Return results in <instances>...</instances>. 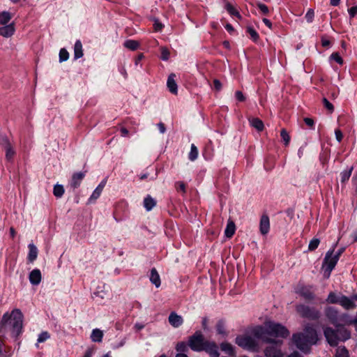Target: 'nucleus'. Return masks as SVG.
Segmentation results:
<instances>
[{
	"instance_id": "22",
	"label": "nucleus",
	"mask_w": 357,
	"mask_h": 357,
	"mask_svg": "<svg viewBox=\"0 0 357 357\" xmlns=\"http://www.w3.org/2000/svg\"><path fill=\"white\" fill-rule=\"evenodd\" d=\"M149 280L152 284H155L156 287H159L160 286V278L155 268H151Z\"/></svg>"
},
{
	"instance_id": "33",
	"label": "nucleus",
	"mask_w": 357,
	"mask_h": 357,
	"mask_svg": "<svg viewBox=\"0 0 357 357\" xmlns=\"http://www.w3.org/2000/svg\"><path fill=\"white\" fill-rule=\"evenodd\" d=\"M10 348L4 345V340L0 337V357H9Z\"/></svg>"
},
{
	"instance_id": "40",
	"label": "nucleus",
	"mask_w": 357,
	"mask_h": 357,
	"mask_svg": "<svg viewBox=\"0 0 357 357\" xmlns=\"http://www.w3.org/2000/svg\"><path fill=\"white\" fill-rule=\"evenodd\" d=\"M188 342H178L176 346V350L179 352L178 354H185L188 351Z\"/></svg>"
},
{
	"instance_id": "29",
	"label": "nucleus",
	"mask_w": 357,
	"mask_h": 357,
	"mask_svg": "<svg viewBox=\"0 0 357 357\" xmlns=\"http://www.w3.org/2000/svg\"><path fill=\"white\" fill-rule=\"evenodd\" d=\"M139 45L140 44L137 40L131 39L126 40L123 43V46L126 48L132 51L137 50L139 48Z\"/></svg>"
},
{
	"instance_id": "1",
	"label": "nucleus",
	"mask_w": 357,
	"mask_h": 357,
	"mask_svg": "<svg viewBox=\"0 0 357 357\" xmlns=\"http://www.w3.org/2000/svg\"><path fill=\"white\" fill-rule=\"evenodd\" d=\"M252 334L263 342L281 346L282 340L276 338H287L290 333L282 324L269 321L265 322L264 326H255Z\"/></svg>"
},
{
	"instance_id": "48",
	"label": "nucleus",
	"mask_w": 357,
	"mask_h": 357,
	"mask_svg": "<svg viewBox=\"0 0 357 357\" xmlns=\"http://www.w3.org/2000/svg\"><path fill=\"white\" fill-rule=\"evenodd\" d=\"M257 7L260 10L263 15H267L269 13V8L266 4L258 2L257 3Z\"/></svg>"
},
{
	"instance_id": "14",
	"label": "nucleus",
	"mask_w": 357,
	"mask_h": 357,
	"mask_svg": "<svg viewBox=\"0 0 357 357\" xmlns=\"http://www.w3.org/2000/svg\"><path fill=\"white\" fill-rule=\"evenodd\" d=\"M338 322L344 324V326L346 325L351 326L354 325L355 327V330H356L357 326V317L354 319H352L350 315L347 313H340V318L338 319Z\"/></svg>"
},
{
	"instance_id": "54",
	"label": "nucleus",
	"mask_w": 357,
	"mask_h": 357,
	"mask_svg": "<svg viewBox=\"0 0 357 357\" xmlns=\"http://www.w3.org/2000/svg\"><path fill=\"white\" fill-rule=\"evenodd\" d=\"M213 88L215 91H220L222 89V83L220 82V81L219 79H214L213 81Z\"/></svg>"
},
{
	"instance_id": "11",
	"label": "nucleus",
	"mask_w": 357,
	"mask_h": 357,
	"mask_svg": "<svg viewBox=\"0 0 357 357\" xmlns=\"http://www.w3.org/2000/svg\"><path fill=\"white\" fill-rule=\"evenodd\" d=\"M339 305L347 310H354L356 308V304L354 302L351 296V297H348L345 295H342Z\"/></svg>"
},
{
	"instance_id": "56",
	"label": "nucleus",
	"mask_w": 357,
	"mask_h": 357,
	"mask_svg": "<svg viewBox=\"0 0 357 357\" xmlns=\"http://www.w3.org/2000/svg\"><path fill=\"white\" fill-rule=\"evenodd\" d=\"M350 18H354L357 15V6H352L348 9Z\"/></svg>"
},
{
	"instance_id": "15",
	"label": "nucleus",
	"mask_w": 357,
	"mask_h": 357,
	"mask_svg": "<svg viewBox=\"0 0 357 357\" xmlns=\"http://www.w3.org/2000/svg\"><path fill=\"white\" fill-rule=\"evenodd\" d=\"M312 286H302L299 288L298 293L307 301L314 299V294L312 291Z\"/></svg>"
},
{
	"instance_id": "25",
	"label": "nucleus",
	"mask_w": 357,
	"mask_h": 357,
	"mask_svg": "<svg viewBox=\"0 0 357 357\" xmlns=\"http://www.w3.org/2000/svg\"><path fill=\"white\" fill-rule=\"evenodd\" d=\"M342 295L341 293L337 294L334 291H331L326 299V302L329 304H339Z\"/></svg>"
},
{
	"instance_id": "7",
	"label": "nucleus",
	"mask_w": 357,
	"mask_h": 357,
	"mask_svg": "<svg viewBox=\"0 0 357 357\" xmlns=\"http://www.w3.org/2000/svg\"><path fill=\"white\" fill-rule=\"evenodd\" d=\"M296 312L303 318L316 321L320 318V312L313 307H310L304 304H300L296 306Z\"/></svg>"
},
{
	"instance_id": "32",
	"label": "nucleus",
	"mask_w": 357,
	"mask_h": 357,
	"mask_svg": "<svg viewBox=\"0 0 357 357\" xmlns=\"http://www.w3.org/2000/svg\"><path fill=\"white\" fill-rule=\"evenodd\" d=\"M251 126L257 131H262L264 128L263 121L259 118H252L250 121Z\"/></svg>"
},
{
	"instance_id": "27",
	"label": "nucleus",
	"mask_w": 357,
	"mask_h": 357,
	"mask_svg": "<svg viewBox=\"0 0 357 357\" xmlns=\"http://www.w3.org/2000/svg\"><path fill=\"white\" fill-rule=\"evenodd\" d=\"M225 8L229 13V15L231 16L236 17L239 19L241 18V15L240 13L229 1H227L225 3Z\"/></svg>"
},
{
	"instance_id": "44",
	"label": "nucleus",
	"mask_w": 357,
	"mask_h": 357,
	"mask_svg": "<svg viewBox=\"0 0 357 357\" xmlns=\"http://www.w3.org/2000/svg\"><path fill=\"white\" fill-rule=\"evenodd\" d=\"M320 240L318 238H313L309 243L308 250L310 252L314 251L319 246Z\"/></svg>"
},
{
	"instance_id": "53",
	"label": "nucleus",
	"mask_w": 357,
	"mask_h": 357,
	"mask_svg": "<svg viewBox=\"0 0 357 357\" xmlns=\"http://www.w3.org/2000/svg\"><path fill=\"white\" fill-rule=\"evenodd\" d=\"M314 13L312 9H309L305 14V19L307 22H312L314 20Z\"/></svg>"
},
{
	"instance_id": "12",
	"label": "nucleus",
	"mask_w": 357,
	"mask_h": 357,
	"mask_svg": "<svg viewBox=\"0 0 357 357\" xmlns=\"http://www.w3.org/2000/svg\"><path fill=\"white\" fill-rule=\"evenodd\" d=\"M86 173L82 172H75L73 174L71 180L70 181V185L73 189L78 188L82 180L85 177Z\"/></svg>"
},
{
	"instance_id": "50",
	"label": "nucleus",
	"mask_w": 357,
	"mask_h": 357,
	"mask_svg": "<svg viewBox=\"0 0 357 357\" xmlns=\"http://www.w3.org/2000/svg\"><path fill=\"white\" fill-rule=\"evenodd\" d=\"M169 51L166 47H162L160 52V59L163 61H167L169 58Z\"/></svg>"
},
{
	"instance_id": "9",
	"label": "nucleus",
	"mask_w": 357,
	"mask_h": 357,
	"mask_svg": "<svg viewBox=\"0 0 357 357\" xmlns=\"http://www.w3.org/2000/svg\"><path fill=\"white\" fill-rule=\"evenodd\" d=\"M324 313L326 317L331 324L334 326L339 324L338 319L340 318V313L336 307L332 306L326 307Z\"/></svg>"
},
{
	"instance_id": "39",
	"label": "nucleus",
	"mask_w": 357,
	"mask_h": 357,
	"mask_svg": "<svg viewBox=\"0 0 357 357\" xmlns=\"http://www.w3.org/2000/svg\"><path fill=\"white\" fill-rule=\"evenodd\" d=\"M246 32L250 35V39L254 42H257L259 39V35L257 31L252 26H248Z\"/></svg>"
},
{
	"instance_id": "42",
	"label": "nucleus",
	"mask_w": 357,
	"mask_h": 357,
	"mask_svg": "<svg viewBox=\"0 0 357 357\" xmlns=\"http://www.w3.org/2000/svg\"><path fill=\"white\" fill-rule=\"evenodd\" d=\"M335 357H350L348 349L344 347L336 349Z\"/></svg>"
},
{
	"instance_id": "23",
	"label": "nucleus",
	"mask_w": 357,
	"mask_h": 357,
	"mask_svg": "<svg viewBox=\"0 0 357 357\" xmlns=\"http://www.w3.org/2000/svg\"><path fill=\"white\" fill-rule=\"evenodd\" d=\"M29 254L27 259L29 262H33L38 257V249L35 245L30 243L28 245Z\"/></svg>"
},
{
	"instance_id": "60",
	"label": "nucleus",
	"mask_w": 357,
	"mask_h": 357,
	"mask_svg": "<svg viewBox=\"0 0 357 357\" xmlns=\"http://www.w3.org/2000/svg\"><path fill=\"white\" fill-rule=\"evenodd\" d=\"M344 251H345L344 247L340 248V249H338L337 250V252L335 253L334 252V257H337V259L339 260L341 255L344 253Z\"/></svg>"
},
{
	"instance_id": "64",
	"label": "nucleus",
	"mask_w": 357,
	"mask_h": 357,
	"mask_svg": "<svg viewBox=\"0 0 357 357\" xmlns=\"http://www.w3.org/2000/svg\"><path fill=\"white\" fill-rule=\"evenodd\" d=\"M93 354V350L91 348H89L84 353V355L83 357H92V355Z\"/></svg>"
},
{
	"instance_id": "3",
	"label": "nucleus",
	"mask_w": 357,
	"mask_h": 357,
	"mask_svg": "<svg viewBox=\"0 0 357 357\" xmlns=\"http://www.w3.org/2000/svg\"><path fill=\"white\" fill-rule=\"evenodd\" d=\"M292 340L299 350L307 354L310 351L311 347L317 344L319 337L317 330L307 324L303 332L293 334Z\"/></svg>"
},
{
	"instance_id": "63",
	"label": "nucleus",
	"mask_w": 357,
	"mask_h": 357,
	"mask_svg": "<svg viewBox=\"0 0 357 357\" xmlns=\"http://www.w3.org/2000/svg\"><path fill=\"white\" fill-rule=\"evenodd\" d=\"M157 126H158L160 133L163 134L166 132V127L163 123L160 122L159 123L157 124Z\"/></svg>"
},
{
	"instance_id": "10",
	"label": "nucleus",
	"mask_w": 357,
	"mask_h": 357,
	"mask_svg": "<svg viewBox=\"0 0 357 357\" xmlns=\"http://www.w3.org/2000/svg\"><path fill=\"white\" fill-rule=\"evenodd\" d=\"M271 344L265 349V356L266 357H283V354L280 349L281 346Z\"/></svg>"
},
{
	"instance_id": "28",
	"label": "nucleus",
	"mask_w": 357,
	"mask_h": 357,
	"mask_svg": "<svg viewBox=\"0 0 357 357\" xmlns=\"http://www.w3.org/2000/svg\"><path fill=\"white\" fill-rule=\"evenodd\" d=\"M216 332L219 335H222L223 336H227V333L225 329V321L223 319H220L218 321L215 326Z\"/></svg>"
},
{
	"instance_id": "47",
	"label": "nucleus",
	"mask_w": 357,
	"mask_h": 357,
	"mask_svg": "<svg viewBox=\"0 0 357 357\" xmlns=\"http://www.w3.org/2000/svg\"><path fill=\"white\" fill-rule=\"evenodd\" d=\"M69 58V53L65 48L61 49L59 52V61L63 62L68 59Z\"/></svg>"
},
{
	"instance_id": "19",
	"label": "nucleus",
	"mask_w": 357,
	"mask_h": 357,
	"mask_svg": "<svg viewBox=\"0 0 357 357\" xmlns=\"http://www.w3.org/2000/svg\"><path fill=\"white\" fill-rule=\"evenodd\" d=\"M30 283L33 285H38L40 283L42 275L38 268H35L31 271L29 277Z\"/></svg>"
},
{
	"instance_id": "30",
	"label": "nucleus",
	"mask_w": 357,
	"mask_h": 357,
	"mask_svg": "<svg viewBox=\"0 0 357 357\" xmlns=\"http://www.w3.org/2000/svg\"><path fill=\"white\" fill-rule=\"evenodd\" d=\"M103 333L100 329L96 328L92 331L91 338L93 342H102Z\"/></svg>"
},
{
	"instance_id": "58",
	"label": "nucleus",
	"mask_w": 357,
	"mask_h": 357,
	"mask_svg": "<svg viewBox=\"0 0 357 357\" xmlns=\"http://www.w3.org/2000/svg\"><path fill=\"white\" fill-rule=\"evenodd\" d=\"M335 138L338 142H341L343 139V134L340 129H335Z\"/></svg>"
},
{
	"instance_id": "36",
	"label": "nucleus",
	"mask_w": 357,
	"mask_h": 357,
	"mask_svg": "<svg viewBox=\"0 0 357 357\" xmlns=\"http://www.w3.org/2000/svg\"><path fill=\"white\" fill-rule=\"evenodd\" d=\"M12 15L8 11H3L0 13V24L6 25L11 20Z\"/></svg>"
},
{
	"instance_id": "26",
	"label": "nucleus",
	"mask_w": 357,
	"mask_h": 357,
	"mask_svg": "<svg viewBox=\"0 0 357 357\" xmlns=\"http://www.w3.org/2000/svg\"><path fill=\"white\" fill-rule=\"evenodd\" d=\"M220 349L227 354L234 356H235V350L234 347L229 342H225L220 344Z\"/></svg>"
},
{
	"instance_id": "49",
	"label": "nucleus",
	"mask_w": 357,
	"mask_h": 357,
	"mask_svg": "<svg viewBox=\"0 0 357 357\" xmlns=\"http://www.w3.org/2000/svg\"><path fill=\"white\" fill-rule=\"evenodd\" d=\"M322 102L325 108L328 109L330 113H333L334 111L333 105L331 102H330L326 98H324Z\"/></svg>"
},
{
	"instance_id": "37",
	"label": "nucleus",
	"mask_w": 357,
	"mask_h": 357,
	"mask_svg": "<svg viewBox=\"0 0 357 357\" xmlns=\"http://www.w3.org/2000/svg\"><path fill=\"white\" fill-rule=\"evenodd\" d=\"M198 153L197 147L194 144H192L190 146V151L188 154V159L190 161H195L198 157Z\"/></svg>"
},
{
	"instance_id": "38",
	"label": "nucleus",
	"mask_w": 357,
	"mask_h": 357,
	"mask_svg": "<svg viewBox=\"0 0 357 357\" xmlns=\"http://www.w3.org/2000/svg\"><path fill=\"white\" fill-rule=\"evenodd\" d=\"M5 150H6V158L8 160H10L13 158L15 152L13 150L11 144L10 142H7V146H5Z\"/></svg>"
},
{
	"instance_id": "57",
	"label": "nucleus",
	"mask_w": 357,
	"mask_h": 357,
	"mask_svg": "<svg viewBox=\"0 0 357 357\" xmlns=\"http://www.w3.org/2000/svg\"><path fill=\"white\" fill-rule=\"evenodd\" d=\"M321 45L324 47H326V48L329 47L331 45V41L328 38H326L325 36L321 37Z\"/></svg>"
},
{
	"instance_id": "31",
	"label": "nucleus",
	"mask_w": 357,
	"mask_h": 357,
	"mask_svg": "<svg viewBox=\"0 0 357 357\" xmlns=\"http://www.w3.org/2000/svg\"><path fill=\"white\" fill-rule=\"evenodd\" d=\"M156 205V202L150 196L147 195L144 199V206L148 211H151Z\"/></svg>"
},
{
	"instance_id": "62",
	"label": "nucleus",
	"mask_w": 357,
	"mask_h": 357,
	"mask_svg": "<svg viewBox=\"0 0 357 357\" xmlns=\"http://www.w3.org/2000/svg\"><path fill=\"white\" fill-rule=\"evenodd\" d=\"M144 58V54L143 53H139L137 57L135 59V64L137 66L139 62Z\"/></svg>"
},
{
	"instance_id": "21",
	"label": "nucleus",
	"mask_w": 357,
	"mask_h": 357,
	"mask_svg": "<svg viewBox=\"0 0 357 357\" xmlns=\"http://www.w3.org/2000/svg\"><path fill=\"white\" fill-rule=\"evenodd\" d=\"M15 33V26L14 24L11 23L10 24H6L2 27H0V35L3 37H10Z\"/></svg>"
},
{
	"instance_id": "45",
	"label": "nucleus",
	"mask_w": 357,
	"mask_h": 357,
	"mask_svg": "<svg viewBox=\"0 0 357 357\" xmlns=\"http://www.w3.org/2000/svg\"><path fill=\"white\" fill-rule=\"evenodd\" d=\"M280 137L286 146L289 144L290 137L285 129L283 128L281 130Z\"/></svg>"
},
{
	"instance_id": "18",
	"label": "nucleus",
	"mask_w": 357,
	"mask_h": 357,
	"mask_svg": "<svg viewBox=\"0 0 357 357\" xmlns=\"http://www.w3.org/2000/svg\"><path fill=\"white\" fill-rule=\"evenodd\" d=\"M168 320L169 323L174 328H178L183 323L182 317L174 312L170 313Z\"/></svg>"
},
{
	"instance_id": "8",
	"label": "nucleus",
	"mask_w": 357,
	"mask_h": 357,
	"mask_svg": "<svg viewBox=\"0 0 357 357\" xmlns=\"http://www.w3.org/2000/svg\"><path fill=\"white\" fill-rule=\"evenodd\" d=\"M235 342L238 346L244 349L251 351H256L258 349L257 342L248 335H237Z\"/></svg>"
},
{
	"instance_id": "52",
	"label": "nucleus",
	"mask_w": 357,
	"mask_h": 357,
	"mask_svg": "<svg viewBox=\"0 0 357 357\" xmlns=\"http://www.w3.org/2000/svg\"><path fill=\"white\" fill-rule=\"evenodd\" d=\"M153 28L155 31H161L164 27V25L160 22L158 19H154Z\"/></svg>"
},
{
	"instance_id": "17",
	"label": "nucleus",
	"mask_w": 357,
	"mask_h": 357,
	"mask_svg": "<svg viewBox=\"0 0 357 357\" xmlns=\"http://www.w3.org/2000/svg\"><path fill=\"white\" fill-rule=\"evenodd\" d=\"M107 181L105 179L102 180L98 185L96 188V189L92 192V195L90 196V197L88 199L89 203H93L95 202L96 199H98L102 190L106 185Z\"/></svg>"
},
{
	"instance_id": "5",
	"label": "nucleus",
	"mask_w": 357,
	"mask_h": 357,
	"mask_svg": "<svg viewBox=\"0 0 357 357\" xmlns=\"http://www.w3.org/2000/svg\"><path fill=\"white\" fill-rule=\"evenodd\" d=\"M336 246L337 243L334 244L333 247L326 252L322 262L321 269L324 271V277L326 279L330 278L331 272L339 261L337 257H334V251Z\"/></svg>"
},
{
	"instance_id": "4",
	"label": "nucleus",
	"mask_w": 357,
	"mask_h": 357,
	"mask_svg": "<svg viewBox=\"0 0 357 357\" xmlns=\"http://www.w3.org/2000/svg\"><path fill=\"white\" fill-rule=\"evenodd\" d=\"M335 328L327 326L324 328V335L328 344L333 347H337L340 342H346L351 338V331L344 324L334 325Z\"/></svg>"
},
{
	"instance_id": "43",
	"label": "nucleus",
	"mask_w": 357,
	"mask_h": 357,
	"mask_svg": "<svg viewBox=\"0 0 357 357\" xmlns=\"http://www.w3.org/2000/svg\"><path fill=\"white\" fill-rule=\"evenodd\" d=\"M50 337V335L47 331H43L38 335L36 347H38V343L45 342Z\"/></svg>"
},
{
	"instance_id": "34",
	"label": "nucleus",
	"mask_w": 357,
	"mask_h": 357,
	"mask_svg": "<svg viewBox=\"0 0 357 357\" xmlns=\"http://www.w3.org/2000/svg\"><path fill=\"white\" fill-rule=\"evenodd\" d=\"M236 231V227L234 222H229L225 230V235L227 238H231Z\"/></svg>"
},
{
	"instance_id": "24",
	"label": "nucleus",
	"mask_w": 357,
	"mask_h": 357,
	"mask_svg": "<svg viewBox=\"0 0 357 357\" xmlns=\"http://www.w3.org/2000/svg\"><path fill=\"white\" fill-rule=\"evenodd\" d=\"M83 55L82 43L80 40H77L74 45V59H78Z\"/></svg>"
},
{
	"instance_id": "16",
	"label": "nucleus",
	"mask_w": 357,
	"mask_h": 357,
	"mask_svg": "<svg viewBox=\"0 0 357 357\" xmlns=\"http://www.w3.org/2000/svg\"><path fill=\"white\" fill-rule=\"evenodd\" d=\"M270 230V220L267 214H263L260 218L259 231L262 235H266Z\"/></svg>"
},
{
	"instance_id": "55",
	"label": "nucleus",
	"mask_w": 357,
	"mask_h": 357,
	"mask_svg": "<svg viewBox=\"0 0 357 357\" xmlns=\"http://www.w3.org/2000/svg\"><path fill=\"white\" fill-rule=\"evenodd\" d=\"M235 98L239 102H244L246 99L245 96L243 95V93L241 91H236L235 92Z\"/></svg>"
},
{
	"instance_id": "61",
	"label": "nucleus",
	"mask_w": 357,
	"mask_h": 357,
	"mask_svg": "<svg viewBox=\"0 0 357 357\" xmlns=\"http://www.w3.org/2000/svg\"><path fill=\"white\" fill-rule=\"evenodd\" d=\"M225 28L230 34H233L235 32L234 26L229 23H227L225 26Z\"/></svg>"
},
{
	"instance_id": "6",
	"label": "nucleus",
	"mask_w": 357,
	"mask_h": 357,
	"mask_svg": "<svg viewBox=\"0 0 357 357\" xmlns=\"http://www.w3.org/2000/svg\"><path fill=\"white\" fill-rule=\"evenodd\" d=\"M207 341L208 340L204 339L202 331H197L193 335L189 337L188 346L194 351H203Z\"/></svg>"
},
{
	"instance_id": "35",
	"label": "nucleus",
	"mask_w": 357,
	"mask_h": 357,
	"mask_svg": "<svg viewBox=\"0 0 357 357\" xmlns=\"http://www.w3.org/2000/svg\"><path fill=\"white\" fill-rule=\"evenodd\" d=\"M354 170V167H351L349 169L344 170L340 173V180L342 183L347 182Z\"/></svg>"
},
{
	"instance_id": "46",
	"label": "nucleus",
	"mask_w": 357,
	"mask_h": 357,
	"mask_svg": "<svg viewBox=\"0 0 357 357\" xmlns=\"http://www.w3.org/2000/svg\"><path fill=\"white\" fill-rule=\"evenodd\" d=\"M330 59L332 60H334L335 62H337L340 65H343L344 60L340 55L339 52H333L330 56Z\"/></svg>"
},
{
	"instance_id": "2",
	"label": "nucleus",
	"mask_w": 357,
	"mask_h": 357,
	"mask_svg": "<svg viewBox=\"0 0 357 357\" xmlns=\"http://www.w3.org/2000/svg\"><path fill=\"white\" fill-rule=\"evenodd\" d=\"M23 314L20 309H14L9 314L6 312L0 321V337L4 340L6 327L8 324L11 326L12 336L17 339L22 333Z\"/></svg>"
},
{
	"instance_id": "59",
	"label": "nucleus",
	"mask_w": 357,
	"mask_h": 357,
	"mask_svg": "<svg viewBox=\"0 0 357 357\" xmlns=\"http://www.w3.org/2000/svg\"><path fill=\"white\" fill-rule=\"evenodd\" d=\"M304 122L307 126H308L310 128H313L314 126V121L312 119L306 117L304 119Z\"/></svg>"
},
{
	"instance_id": "51",
	"label": "nucleus",
	"mask_w": 357,
	"mask_h": 357,
	"mask_svg": "<svg viewBox=\"0 0 357 357\" xmlns=\"http://www.w3.org/2000/svg\"><path fill=\"white\" fill-rule=\"evenodd\" d=\"M175 188L177 191H181L184 194L186 192V185L183 181L176 182Z\"/></svg>"
},
{
	"instance_id": "41",
	"label": "nucleus",
	"mask_w": 357,
	"mask_h": 357,
	"mask_svg": "<svg viewBox=\"0 0 357 357\" xmlns=\"http://www.w3.org/2000/svg\"><path fill=\"white\" fill-rule=\"evenodd\" d=\"M64 192H65L64 188L62 185L56 184L54 186L53 194L56 197H57V198L61 197L63 196V195L64 194Z\"/></svg>"
},
{
	"instance_id": "20",
	"label": "nucleus",
	"mask_w": 357,
	"mask_h": 357,
	"mask_svg": "<svg viewBox=\"0 0 357 357\" xmlns=\"http://www.w3.org/2000/svg\"><path fill=\"white\" fill-rule=\"evenodd\" d=\"M175 77L176 75L174 73H171L167 78V86L169 91L172 94L176 95L178 93V87L175 81Z\"/></svg>"
},
{
	"instance_id": "13",
	"label": "nucleus",
	"mask_w": 357,
	"mask_h": 357,
	"mask_svg": "<svg viewBox=\"0 0 357 357\" xmlns=\"http://www.w3.org/2000/svg\"><path fill=\"white\" fill-rule=\"evenodd\" d=\"M203 351H206L207 354H208L210 357L220 356V354L218 352V347L215 342H211L208 340Z\"/></svg>"
}]
</instances>
